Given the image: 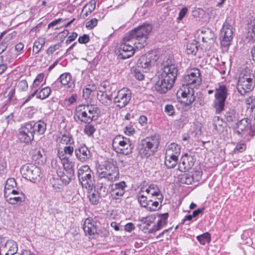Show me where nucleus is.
Listing matches in <instances>:
<instances>
[{
	"mask_svg": "<svg viewBox=\"0 0 255 255\" xmlns=\"http://www.w3.org/2000/svg\"><path fill=\"white\" fill-rule=\"evenodd\" d=\"M152 30V25L146 23L131 30L123 39V43L119 50V56L123 59L129 58L134 54L135 48H143Z\"/></svg>",
	"mask_w": 255,
	"mask_h": 255,
	"instance_id": "1",
	"label": "nucleus"
},
{
	"mask_svg": "<svg viewBox=\"0 0 255 255\" xmlns=\"http://www.w3.org/2000/svg\"><path fill=\"white\" fill-rule=\"evenodd\" d=\"M159 143V136L156 134L142 139L138 146L140 155L146 157L153 155L157 151Z\"/></svg>",
	"mask_w": 255,
	"mask_h": 255,
	"instance_id": "2",
	"label": "nucleus"
},
{
	"mask_svg": "<svg viewBox=\"0 0 255 255\" xmlns=\"http://www.w3.org/2000/svg\"><path fill=\"white\" fill-rule=\"evenodd\" d=\"M98 110L95 105H80L76 108V115L81 122L89 124L96 120Z\"/></svg>",
	"mask_w": 255,
	"mask_h": 255,
	"instance_id": "3",
	"label": "nucleus"
},
{
	"mask_svg": "<svg viewBox=\"0 0 255 255\" xmlns=\"http://www.w3.org/2000/svg\"><path fill=\"white\" fill-rule=\"evenodd\" d=\"M255 86V77L254 74L247 71H243L240 74L237 88L241 95H245L252 91Z\"/></svg>",
	"mask_w": 255,
	"mask_h": 255,
	"instance_id": "4",
	"label": "nucleus"
},
{
	"mask_svg": "<svg viewBox=\"0 0 255 255\" xmlns=\"http://www.w3.org/2000/svg\"><path fill=\"white\" fill-rule=\"evenodd\" d=\"M112 146L117 153L124 155L130 154L134 147L129 138L121 135L115 137L113 140Z\"/></svg>",
	"mask_w": 255,
	"mask_h": 255,
	"instance_id": "5",
	"label": "nucleus"
},
{
	"mask_svg": "<svg viewBox=\"0 0 255 255\" xmlns=\"http://www.w3.org/2000/svg\"><path fill=\"white\" fill-rule=\"evenodd\" d=\"M78 177L83 188L92 189L94 184L93 173L88 165L82 166L78 169Z\"/></svg>",
	"mask_w": 255,
	"mask_h": 255,
	"instance_id": "6",
	"label": "nucleus"
},
{
	"mask_svg": "<svg viewBox=\"0 0 255 255\" xmlns=\"http://www.w3.org/2000/svg\"><path fill=\"white\" fill-rule=\"evenodd\" d=\"M201 82L202 78L199 69L194 68L191 70L189 73L183 76L181 87L197 88L201 85Z\"/></svg>",
	"mask_w": 255,
	"mask_h": 255,
	"instance_id": "7",
	"label": "nucleus"
},
{
	"mask_svg": "<svg viewBox=\"0 0 255 255\" xmlns=\"http://www.w3.org/2000/svg\"><path fill=\"white\" fill-rule=\"evenodd\" d=\"M178 74L177 66L172 63L170 60L168 59L164 61L162 64V68L159 72V75L167 78L168 80L175 82Z\"/></svg>",
	"mask_w": 255,
	"mask_h": 255,
	"instance_id": "8",
	"label": "nucleus"
},
{
	"mask_svg": "<svg viewBox=\"0 0 255 255\" xmlns=\"http://www.w3.org/2000/svg\"><path fill=\"white\" fill-rule=\"evenodd\" d=\"M177 96L180 103L185 107L191 105L195 100L193 87H181L177 91Z\"/></svg>",
	"mask_w": 255,
	"mask_h": 255,
	"instance_id": "9",
	"label": "nucleus"
},
{
	"mask_svg": "<svg viewBox=\"0 0 255 255\" xmlns=\"http://www.w3.org/2000/svg\"><path fill=\"white\" fill-rule=\"evenodd\" d=\"M131 98L130 90L127 88H124L118 92L117 96L114 98V103L117 108L122 109L129 103Z\"/></svg>",
	"mask_w": 255,
	"mask_h": 255,
	"instance_id": "10",
	"label": "nucleus"
},
{
	"mask_svg": "<svg viewBox=\"0 0 255 255\" xmlns=\"http://www.w3.org/2000/svg\"><path fill=\"white\" fill-rule=\"evenodd\" d=\"M156 60V55L148 53L140 56L137 62V66L138 68H142L143 72H147L155 65Z\"/></svg>",
	"mask_w": 255,
	"mask_h": 255,
	"instance_id": "11",
	"label": "nucleus"
},
{
	"mask_svg": "<svg viewBox=\"0 0 255 255\" xmlns=\"http://www.w3.org/2000/svg\"><path fill=\"white\" fill-rule=\"evenodd\" d=\"M220 39L223 46L226 47L230 45L233 39V31L232 26L226 21L221 29Z\"/></svg>",
	"mask_w": 255,
	"mask_h": 255,
	"instance_id": "12",
	"label": "nucleus"
},
{
	"mask_svg": "<svg viewBox=\"0 0 255 255\" xmlns=\"http://www.w3.org/2000/svg\"><path fill=\"white\" fill-rule=\"evenodd\" d=\"M158 80L154 85L155 90L159 94H165L173 86L175 82L168 80L158 74Z\"/></svg>",
	"mask_w": 255,
	"mask_h": 255,
	"instance_id": "13",
	"label": "nucleus"
},
{
	"mask_svg": "<svg viewBox=\"0 0 255 255\" xmlns=\"http://www.w3.org/2000/svg\"><path fill=\"white\" fill-rule=\"evenodd\" d=\"M74 152L76 158L82 162H87L91 157L89 148L84 144H80L76 148Z\"/></svg>",
	"mask_w": 255,
	"mask_h": 255,
	"instance_id": "14",
	"label": "nucleus"
},
{
	"mask_svg": "<svg viewBox=\"0 0 255 255\" xmlns=\"http://www.w3.org/2000/svg\"><path fill=\"white\" fill-rule=\"evenodd\" d=\"M31 129L32 125L30 123L25 124L21 128L18 134V138L21 141L26 143L31 142Z\"/></svg>",
	"mask_w": 255,
	"mask_h": 255,
	"instance_id": "15",
	"label": "nucleus"
},
{
	"mask_svg": "<svg viewBox=\"0 0 255 255\" xmlns=\"http://www.w3.org/2000/svg\"><path fill=\"white\" fill-rule=\"evenodd\" d=\"M127 187L126 183L123 181L120 182L113 184L111 187V195L113 199L117 200L124 195Z\"/></svg>",
	"mask_w": 255,
	"mask_h": 255,
	"instance_id": "16",
	"label": "nucleus"
},
{
	"mask_svg": "<svg viewBox=\"0 0 255 255\" xmlns=\"http://www.w3.org/2000/svg\"><path fill=\"white\" fill-rule=\"evenodd\" d=\"M194 164V158L192 156L185 154L182 156L181 161L179 164L178 169L183 172L191 169Z\"/></svg>",
	"mask_w": 255,
	"mask_h": 255,
	"instance_id": "17",
	"label": "nucleus"
},
{
	"mask_svg": "<svg viewBox=\"0 0 255 255\" xmlns=\"http://www.w3.org/2000/svg\"><path fill=\"white\" fill-rule=\"evenodd\" d=\"M104 170L103 168H99L97 170V172H106V173H110L111 175V177L117 179L118 175L119 170L117 166L111 161H107L105 163L104 165Z\"/></svg>",
	"mask_w": 255,
	"mask_h": 255,
	"instance_id": "18",
	"label": "nucleus"
},
{
	"mask_svg": "<svg viewBox=\"0 0 255 255\" xmlns=\"http://www.w3.org/2000/svg\"><path fill=\"white\" fill-rule=\"evenodd\" d=\"M145 192L149 195H151V197L153 198L156 197L157 200L161 203L163 200V196L158 186L154 184H150L148 187L145 189Z\"/></svg>",
	"mask_w": 255,
	"mask_h": 255,
	"instance_id": "19",
	"label": "nucleus"
},
{
	"mask_svg": "<svg viewBox=\"0 0 255 255\" xmlns=\"http://www.w3.org/2000/svg\"><path fill=\"white\" fill-rule=\"evenodd\" d=\"M71 76L69 73H64L61 74L60 77L55 81L52 86L55 89L62 88L61 85H67L71 80Z\"/></svg>",
	"mask_w": 255,
	"mask_h": 255,
	"instance_id": "20",
	"label": "nucleus"
},
{
	"mask_svg": "<svg viewBox=\"0 0 255 255\" xmlns=\"http://www.w3.org/2000/svg\"><path fill=\"white\" fill-rule=\"evenodd\" d=\"M98 175L97 186H108L110 182H112L116 179L111 177L110 173L106 172H97Z\"/></svg>",
	"mask_w": 255,
	"mask_h": 255,
	"instance_id": "21",
	"label": "nucleus"
},
{
	"mask_svg": "<svg viewBox=\"0 0 255 255\" xmlns=\"http://www.w3.org/2000/svg\"><path fill=\"white\" fill-rule=\"evenodd\" d=\"M83 228L86 235H94L97 233L96 227L93 224L92 219L87 218L83 224Z\"/></svg>",
	"mask_w": 255,
	"mask_h": 255,
	"instance_id": "22",
	"label": "nucleus"
},
{
	"mask_svg": "<svg viewBox=\"0 0 255 255\" xmlns=\"http://www.w3.org/2000/svg\"><path fill=\"white\" fill-rule=\"evenodd\" d=\"M33 161L38 165H43L46 162V157L43 149H36L33 151Z\"/></svg>",
	"mask_w": 255,
	"mask_h": 255,
	"instance_id": "23",
	"label": "nucleus"
},
{
	"mask_svg": "<svg viewBox=\"0 0 255 255\" xmlns=\"http://www.w3.org/2000/svg\"><path fill=\"white\" fill-rule=\"evenodd\" d=\"M165 153L179 157L181 153V146L176 143H171L167 146Z\"/></svg>",
	"mask_w": 255,
	"mask_h": 255,
	"instance_id": "24",
	"label": "nucleus"
},
{
	"mask_svg": "<svg viewBox=\"0 0 255 255\" xmlns=\"http://www.w3.org/2000/svg\"><path fill=\"white\" fill-rule=\"evenodd\" d=\"M98 100L104 105L109 106L112 104V95H109L107 93L99 91L97 94Z\"/></svg>",
	"mask_w": 255,
	"mask_h": 255,
	"instance_id": "25",
	"label": "nucleus"
},
{
	"mask_svg": "<svg viewBox=\"0 0 255 255\" xmlns=\"http://www.w3.org/2000/svg\"><path fill=\"white\" fill-rule=\"evenodd\" d=\"M227 99L215 97L213 102V107L215 109L216 114H220L224 111L225 102Z\"/></svg>",
	"mask_w": 255,
	"mask_h": 255,
	"instance_id": "26",
	"label": "nucleus"
},
{
	"mask_svg": "<svg viewBox=\"0 0 255 255\" xmlns=\"http://www.w3.org/2000/svg\"><path fill=\"white\" fill-rule=\"evenodd\" d=\"M61 136H59L57 140H59V142L64 144H72L74 142V139L72 135L68 132L60 133Z\"/></svg>",
	"mask_w": 255,
	"mask_h": 255,
	"instance_id": "27",
	"label": "nucleus"
},
{
	"mask_svg": "<svg viewBox=\"0 0 255 255\" xmlns=\"http://www.w3.org/2000/svg\"><path fill=\"white\" fill-rule=\"evenodd\" d=\"M178 162V157L176 156L168 155L165 153V165L168 169L174 168Z\"/></svg>",
	"mask_w": 255,
	"mask_h": 255,
	"instance_id": "28",
	"label": "nucleus"
},
{
	"mask_svg": "<svg viewBox=\"0 0 255 255\" xmlns=\"http://www.w3.org/2000/svg\"><path fill=\"white\" fill-rule=\"evenodd\" d=\"M20 172L23 178L31 181L32 177V164L31 163L23 165L20 168Z\"/></svg>",
	"mask_w": 255,
	"mask_h": 255,
	"instance_id": "29",
	"label": "nucleus"
},
{
	"mask_svg": "<svg viewBox=\"0 0 255 255\" xmlns=\"http://www.w3.org/2000/svg\"><path fill=\"white\" fill-rule=\"evenodd\" d=\"M16 186V183L14 178H8L5 183L4 189V196L5 198H7L10 196V191Z\"/></svg>",
	"mask_w": 255,
	"mask_h": 255,
	"instance_id": "30",
	"label": "nucleus"
},
{
	"mask_svg": "<svg viewBox=\"0 0 255 255\" xmlns=\"http://www.w3.org/2000/svg\"><path fill=\"white\" fill-rule=\"evenodd\" d=\"M96 4V1L94 0H92L84 6L82 11V12L85 11L82 15L83 18H86L95 10Z\"/></svg>",
	"mask_w": 255,
	"mask_h": 255,
	"instance_id": "31",
	"label": "nucleus"
},
{
	"mask_svg": "<svg viewBox=\"0 0 255 255\" xmlns=\"http://www.w3.org/2000/svg\"><path fill=\"white\" fill-rule=\"evenodd\" d=\"M50 184L52 187L56 192H60L65 186L61 179L53 177L50 179Z\"/></svg>",
	"mask_w": 255,
	"mask_h": 255,
	"instance_id": "32",
	"label": "nucleus"
},
{
	"mask_svg": "<svg viewBox=\"0 0 255 255\" xmlns=\"http://www.w3.org/2000/svg\"><path fill=\"white\" fill-rule=\"evenodd\" d=\"M61 161L66 174L70 176H74L75 171L72 163L71 162H69L68 159L66 157L63 158Z\"/></svg>",
	"mask_w": 255,
	"mask_h": 255,
	"instance_id": "33",
	"label": "nucleus"
},
{
	"mask_svg": "<svg viewBox=\"0 0 255 255\" xmlns=\"http://www.w3.org/2000/svg\"><path fill=\"white\" fill-rule=\"evenodd\" d=\"M144 191V188H141L139 193V195L137 197V200L141 206L147 208L148 205H149L151 201H152V199L150 198V197H148L149 199H148V197L144 194H140L141 192H143Z\"/></svg>",
	"mask_w": 255,
	"mask_h": 255,
	"instance_id": "34",
	"label": "nucleus"
},
{
	"mask_svg": "<svg viewBox=\"0 0 255 255\" xmlns=\"http://www.w3.org/2000/svg\"><path fill=\"white\" fill-rule=\"evenodd\" d=\"M46 126L44 122L39 121L33 126V133L42 134L46 130Z\"/></svg>",
	"mask_w": 255,
	"mask_h": 255,
	"instance_id": "35",
	"label": "nucleus"
},
{
	"mask_svg": "<svg viewBox=\"0 0 255 255\" xmlns=\"http://www.w3.org/2000/svg\"><path fill=\"white\" fill-rule=\"evenodd\" d=\"M37 92L38 90H35L33 93V97L36 95V98L43 100L49 97L51 93V90L49 87H46L42 89L38 94Z\"/></svg>",
	"mask_w": 255,
	"mask_h": 255,
	"instance_id": "36",
	"label": "nucleus"
},
{
	"mask_svg": "<svg viewBox=\"0 0 255 255\" xmlns=\"http://www.w3.org/2000/svg\"><path fill=\"white\" fill-rule=\"evenodd\" d=\"M228 89L225 85H220L215 90V97L227 99Z\"/></svg>",
	"mask_w": 255,
	"mask_h": 255,
	"instance_id": "37",
	"label": "nucleus"
},
{
	"mask_svg": "<svg viewBox=\"0 0 255 255\" xmlns=\"http://www.w3.org/2000/svg\"><path fill=\"white\" fill-rule=\"evenodd\" d=\"M191 173H184L179 177V181L181 184L187 185L192 184L194 181V177H192Z\"/></svg>",
	"mask_w": 255,
	"mask_h": 255,
	"instance_id": "38",
	"label": "nucleus"
},
{
	"mask_svg": "<svg viewBox=\"0 0 255 255\" xmlns=\"http://www.w3.org/2000/svg\"><path fill=\"white\" fill-rule=\"evenodd\" d=\"M225 118L227 122L231 123L238 120V114L234 110H230L226 112Z\"/></svg>",
	"mask_w": 255,
	"mask_h": 255,
	"instance_id": "39",
	"label": "nucleus"
},
{
	"mask_svg": "<svg viewBox=\"0 0 255 255\" xmlns=\"http://www.w3.org/2000/svg\"><path fill=\"white\" fill-rule=\"evenodd\" d=\"M97 89L96 85L92 84L88 85L83 90V96L85 99H87L90 98L92 93H94Z\"/></svg>",
	"mask_w": 255,
	"mask_h": 255,
	"instance_id": "40",
	"label": "nucleus"
},
{
	"mask_svg": "<svg viewBox=\"0 0 255 255\" xmlns=\"http://www.w3.org/2000/svg\"><path fill=\"white\" fill-rule=\"evenodd\" d=\"M214 129L217 131H220L223 128V121L218 116H215L213 119Z\"/></svg>",
	"mask_w": 255,
	"mask_h": 255,
	"instance_id": "41",
	"label": "nucleus"
},
{
	"mask_svg": "<svg viewBox=\"0 0 255 255\" xmlns=\"http://www.w3.org/2000/svg\"><path fill=\"white\" fill-rule=\"evenodd\" d=\"M250 123V120L248 118H244L238 121L236 124V127L241 131H244L248 127Z\"/></svg>",
	"mask_w": 255,
	"mask_h": 255,
	"instance_id": "42",
	"label": "nucleus"
},
{
	"mask_svg": "<svg viewBox=\"0 0 255 255\" xmlns=\"http://www.w3.org/2000/svg\"><path fill=\"white\" fill-rule=\"evenodd\" d=\"M6 247H8L9 249L7 251L9 255H18L17 254V247L16 243L13 241L10 240L6 243Z\"/></svg>",
	"mask_w": 255,
	"mask_h": 255,
	"instance_id": "43",
	"label": "nucleus"
},
{
	"mask_svg": "<svg viewBox=\"0 0 255 255\" xmlns=\"http://www.w3.org/2000/svg\"><path fill=\"white\" fill-rule=\"evenodd\" d=\"M198 51V43H190L186 45V52L188 54L196 55Z\"/></svg>",
	"mask_w": 255,
	"mask_h": 255,
	"instance_id": "44",
	"label": "nucleus"
},
{
	"mask_svg": "<svg viewBox=\"0 0 255 255\" xmlns=\"http://www.w3.org/2000/svg\"><path fill=\"white\" fill-rule=\"evenodd\" d=\"M45 43V39L43 38H39L35 41L33 45V52L34 51L38 53L43 46Z\"/></svg>",
	"mask_w": 255,
	"mask_h": 255,
	"instance_id": "45",
	"label": "nucleus"
},
{
	"mask_svg": "<svg viewBox=\"0 0 255 255\" xmlns=\"http://www.w3.org/2000/svg\"><path fill=\"white\" fill-rule=\"evenodd\" d=\"M102 197L97 191H94V192L90 193L88 198L91 203L93 205H97L99 202V200Z\"/></svg>",
	"mask_w": 255,
	"mask_h": 255,
	"instance_id": "46",
	"label": "nucleus"
},
{
	"mask_svg": "<svg viewBox=\"0 0 255 255\" xmlns=\"http://www.w3.org/2000/svg\"><path fill=\"white\" fill-rule=\"evenodd\" d=\"M197 240L203 245L209 243L211 240V235L208 232L205 233L197 237Z\"/></svg>",
	"mask_w": 255,
	"mask_h": 255,
	"instance_id": "47",
	"label": "nucleus"
},
{
	"mask_svg": "<svg viewBox=\"0 0 255 255\" xmlns=\"http://www.w3.org/2000/svg\"><path fill=\"white\" fill-rule=\"evenodd\" d=\"M249 37L250 40L255 41V18L249 24Z\"/></svg>",
	"mask_w": 255,
	"mask_h": 255,
	"instance_id": "48",
	"label": "nucleus"
},
{
	"mask_svg": "<svg viewBox=\"0 0 255 255\" xmlns=\"http://www.w3.org/2000/svg\"><path fill=\"white\" fill-rule=\"evenodd\" d=\"M6 200L11 204H15L18 202H21L24 200V195L21 193V196H14L10 195L7 198H5Z\"/></svg>",
	"mask_w": 255,
	"mask_h": 255,
	"instance_id": "49",
	"label": "nucleus"
},
{
	"mask_svg": "<svg viewBox=\"0 0 255 255\" xmlns=\"http://www.w3.org/2000/svg\"><path fill=\"white\" fill-rule=\"evenodd\" d=\"M41 179V170L37 165L33 166V182L39 181Z\"/></svg>",
	"mask_w": 255,
	"mask_h": 255,
	"instance_id": "50",
	"label": "nucleus"
},
{
	"mask_svg": "<svg viewBox=\"0 0 255 255\" xmlns=\"http://www.w3.org/2000/svg\"><path fill=\"white\" fill-rule=\"evenodd\" d=\"M151 199H152V201H151L150 205H148L147 209L150 211H155L158 209L159 202H160V201L157 200L156 197L153 198H151Z\"/></svg>",
	"mask_w": 255,
	"mask_h": 255,
	"instance_id": "51",
	"label": "nucleus"
},
{
	"mask_svg": "<svg viewBox=\"0 0 255 255\" xmlns=\"http://www.w3.org/2000/svg\"><path fill=\"white\" fill-rule=\"evenodd\" d=\"M206 34L204 36L202 37L203 41L204 42H211L214 41V33L210 30H208L205 32Z\"/></svg>",
	"mask_w": 255,
	"mask_h": 255,
	"instance_id": "52",
	"label": "nucleus"
},
{
	"mask_svg": "<svg viewBox=\"0 0 255 255\" xmlns=\"http://www.w3.org/2000/svg\"><path fill=\"white\" fill-rule=\"evenodd\" d=\"M15 90L13 88H8L3 94V97L6 99V101H10L14 94Z\"/></svg>",
	"mask_w": 255,
	"mask_h": 255,
	"instance_id": "53",
	"label": "nucleus"
},
{
	"mask_svg": "<svg viewBox=\"0 0 255 255\" xmlns=\"http://www.w3.org/2000/svg\"><path fill=\"white\" fill-rule=\"evenodd\" d=\"M251 116L254 119V123L253 126L250 127V135L254 136L255 134V107L251 108Z\"/></svg>",
	"mask_w": 255,
	"mask_h": 255,
	"instance_id": "54",
	"label": "nucleus"
},
{
	"mask_svg": "<svg viewBox=\"0 0 255 255\" xmlns=\"http://www.w3.org/2000/svg\"><path fill=\"white\" fill-rule=\"evenodd\" d=\"M155 219V218L152 216H147L146 217H142L140 218L139 221H140L142 223L149 226L154 222Z\"/></svg>",
	"mask_w": 255,
	"mask_h": 255,
	"instance_id": "55",
	"label": "nucleus"
},
{
	"mask_svg": "<svg viewBox=\"0 0 255 255\" xmlns=\"http://www.w3.org/2000/svg\"><path fill=\"white\" fill-rule=\"evenodd\" d=\"M96 129L94 127L90 124L87 125L84 129L85 133L89 136L93 135Z\"/></svg>",
	"mask_w": 255,
	"mask_h": 255,
	"instance_id": "56",
	"label": "nucleus"
},
{
	"mask_svg": "<svg viewBox=\"0 0 255 255\" xmlns=\"http://www.w3.org/2000/svg\"><path fill=\"white\" fill-rule=\"evenodd\" d=\"M16 87L19 91H25L28 89V84L26 80H21L17 84Z\"/></svg>",
	"mask_w": 255,
	"mask_h": 255,
	"instance_id": "57",
	"label": "nucleus"
},
{
	"mask_svg": "<svg viewBox=\"0 0 255 255\" xmlns=\"http://www.w3.org/2000/svg\"><path fill=\"white\" fill-rule=\"evenodd\" d=\"M44 77V75L43 73L39 74L33 81V88L39 86L43 82Z\"/></svg>",
	"mask_w": 255,
	"mask_h": 255,
	"instance_id": "58",
	"label": "nucleus"
},
{
	"mask_svg": "<svg viewBox=\"0 0 255 255\" xmlns=\"http://www.w3.org/2000/svg\"><path fill=\"white\" fill-rule=\"evenodd\" d=\"M141 69L142 68H138L137 66H136V67L133 70V73L135 78L139 81L142 80L144 78V75L140 71Z\"/></svg>",
	"mask_w": 255,
	"mask_h": 255,
	"instance_id": "59",
	"label": "nucleus"
},
{
	"mask_svg": "<svg viewBox=\"0 0 255 255\" xmlns=\"http://www.w3.org/2000/svg\"><path fill=\"white\" fill-rule=\"evenodd\" d=\"M97 192L102 197H105L108 192V186H97Z\"/></svg>",
	"mask_w": 255,
	"mask_h": 255,
	"instance_id": "60",
	"label": "nucleus"
},
{
	"mask_svg": "<svg viewBox=\"0 0 255 255\" xmlns=\"http://www.w3.org/2000/svg\"><path fill=\"white\" fill-rule=\"evenodd\" d=\"M164 112L169 116H173L175 113L174 107L171 104H167L165 105Z\"/></svg>",
	"mask_w": 255,
	"mask_h": 255,
	"instance_id": "61",
	"label": "nucleus"
},
{
	"mask_svg": "<svg viewBox=\"0 0 255 255\" xmlns=\"http://www.w3.org/2000/svg\"><path fill=\"white\" fill-rule=\"evenodd\" d=\"M246 148V144L244 143H239L236 145V147L234 149V152L238 153V152H243Z\"/></svg>",
	"mask_w": 255,
	"mask_h": 255,
	"instance_id": "62",
	"label": "nucleus"
},
{
	"mask_svg": "<svg viewBox=\"0 0 255 255\" xmlns=\"http://www.w3.org/2000/svg\"><path fill=\"white\" fill-rule=\"evenodd\" d=\"M97 23L98 19L96 18H93L86 23V27L91 29L95 27L97 25Z\"/></svg>",
	"mask_w": 255,
	"mask_h": 255,
	"instance_id": "63",
	"label": "nucleus"
},
{
	"mask_svg": "<svg viewBox=\"0 0 255 255\" xmlns=\"http://www.w3.org/2000/svg\"><path fill=\"white\" fill-rule=\"evenodd\" d=\"M74 177V176H70L67 174H65L62 177H61L60 179H61L65 186H66L69 184Z\"/></svg>",
	"mask_w": 255,
	"mask_h": 255,
	"instance_id": "64",
	"label": "nucleus"
}]
</instances>
